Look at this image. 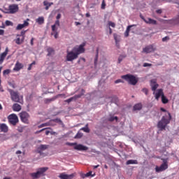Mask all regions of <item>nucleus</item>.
Returning <instances> with one entry per match:
<instances>
[{"mask_svg":"<svg viewBox=\"0 0 179 179\" xmlns=\"http://www.w3.org/2000/svg\"><path fill=\"white\" fill-rule=\"evenodd\" d=\"M83 52H85V44L76 46L72 49V50L67 51L66 61L68 62H72V61L78 59L79 55H80V54H83Z\"/></svg>","mask_w":179,"mask_h":179,"instance_id":"f257e3e1","label":"nucleus"},{"mask_svg":"<svg viewBox=\"0 0 179 179\" xmlns=\"http://www.w3.org/2000/svg\"><path fill=\"white\" fill-rule=\"evenodd\" d=\"M169 118H166V116H163L162 120L158 122L157 128H159V131H166V127L170 124V121H171V114L169 112H167Z\"/></svg>","mask_w":179,"mask_h":179,"instance_id":"f03ea898","label":"nucleus"},{"mask_svg":"<svg viewBox=\"0 0 179 179\" xmlns=\"http://www.w3.org/2000/svg\"><path fill=\"white\" fill-rule=\"evenodd\" d=\"M121 78L122 79H124V80L128 82L129 85H132L133 86H135V85L138 83V79L134 75L127 74L124 76H122Z\"/></svg>","mask_w":179,"mask_h":179,"instance_id":"7ed1b4c3","label":"nucleus"},{"mask_svg":"<svg viewBox=\"0 0 179 179\" xmlns=\"http://www.w3.org/2000/svg\"><path fill=\"white\" fill-rule=\"evenodd\" d=\"M47 170H48V167L39 168L36 172L30 173V176L33 179L40 178V177H43L44 173Z\"/></svg>","mask_w":179,"mask_h":179,"instance_id":"20e7f679","label":"nucleus"},{"mask_svg":"<svg viewBox=\"0 0 179 179\" xmlns=\"http://www.w3.org/2000/svg\"><path fill=\"white\" fill-rule=\"evenodd\" d=\"M163 163L160 166L155 167V171L157 173H161L162 171H164L169 169V162L166 159H162Z\"/></svg>","mask_w":179,"mask_h":179,"instance_id":"39448f33","label":"nucleus"},{"mask_svg":"<svg viewBox=\"0 0 179 179\" xmlns=\"http://www.w3.org/2000/svg\"><path fill=\"white\" fill-rule=\"evenodd\" d=\"M66 145L67 146H74V149L76 150H87L89 149V148H87V146H85L82 144H78L77 143L67 142L66 143Z\"/></svg>","mask_w":179,"mask_h":179,"instance_id":"423d86ee","label":"nucleus"},{"mask_svg":"<svg viewBox=\"0 0 179 179\" xmlns=\"http://www.w3.org/2000/svg\"><path fill=\"white\" fill-rule=\"evenodd\" d=\"M8 122L11 125H13V127L16 126L17 122H19V117H17V115L15 113L10 114L8 117Z\"/></svg>","mask_w":179,"mask_h":179,"instance_id":"0eeeda50","label":"nucleus"},{"mask_svg":"<svg viewBox=\"0 0 179 179\" xmlns=\"http://www.w3.org/2000/svg\"><path fill=\"white\" fill-rule=\"evenodd\" d=\"M20 118L24 124H29V118H30V115L27 112H21L20 113Z\"/></svg>","mask_w":179,"mask_h":179,"instance_id":"6e6552de","label":"nucleus"},{"mask_svg":"<svg viewBox=\"0 0 179 179\" xmlns=\"http://www.w3.org/2000/svg\"><path fill=\"white\" fill-rule=\"evenodd\" d=\"M10 96L11 100H13V101H15V103H22V101H20V97L19 96V93H17V92L11 90Z\"/></svg>","mask_w":179,"mask_h":179,"instance_id":"1a4fd4ad","label":"nucleus"},{"mask_svg":"<svg viewBox=\"0 0 179 179\" xmlns=\"http://www.w3.org/2000/svg\"><path fill=\"white\" fill-rule=\"evenodd\" d=\"M155 51H156V47L154 45H147L143 49V52L145 54H150V52H155Z\"/></svg>","mask_w":179,"mask_h":179,"instance_id":"9d476101","label":"nucleus"},{"mask_svg":"<svg viewBox=\"0 0 179 179\" xmlns=\"http://www.w3.org/2000/svg\"><path fill=\"white\" fill-rule=\"evenodd\" d=\"M19 10V6L17 4H11L8 6L9 13H16Z\"/></svg>","mask_w":179,"mask_h":179,"instance_id":"9b49d317","label":"nucleus"},{"mask_svg":"<svg viewBox=\"0 0 179 179\" xmlns=\"http://www.w3.org/2000/svg\"><path fill=\"white\" fill-rule=\"evenodd\" d=\"M150 86H151V90L152 92H156L157 87H159V84H157V81L156 79H152L150 80Z\"/></svg>","mask_w":179,"mask_h":179,"instance_id":"f8f14e48","label":"nucleus"},{"mask_svg":"<svg viewBox=\"0 0 179 179\" xmlns=\"http://www.w3.org/2000/svg\"><path fill=\"white\" fill-rule=\"evenodd\" d=\"M153 94H155V97L157 100H159V99H160V97H163V96L164 95V92H163V89H158L157 90V92H153Z\"/></svg>","mask_w":179,"mask_h":179,"instance_id":"ddd939ff","label":"nucleus"},{"mask_svg":"<svg viewBox=\"0 0 179 179\" xmlns=\"http://www.w3.org/2000/svg\"><path fill=\"white\" fill-rule=\"evenodd\" d=\"M60 179H72L75 177L74 173H71L70 175L66 174L65 173H62L59 176Z\"/></svg>","mask_w":179,"mask_h":179,"instance_id":"4468645a","label":"nucleus"},{"mask_svg":"<svg viewBox=\"0 0 179 179\" xmlns=\"http://www.w3.org/2000/svg\"><path fill=\"white\" fill-rule=\"evenodd\" d=\"M15 43L17 44V45H21L24 43V36H20V35H17V38L14 40Z\"/></svg>","mask_w":179,"mask_h":179,"instance_id":"2eb2a0df","label":"nucleus"},{"mask_svg":"<svg viewBox=\"0 0 179 179\" xmlns=\"http://www.w3.org/2000/svg\"><path fill=\"white\" fill-rule=\"evenodd\" d=\"M29 20H30L27 19V20L24 21L23 24H19L16 27V30H22L24 27H27V26H29Z\"/></svg>","mask_w":179,"mask_h":179,"instance_id":"dca6fc26","label":"nucleus"},{"mask_svg":"<svg viewBox=\"0 0 179 179\" xmlns=\"http://www.w3.org/2000/svg\"><path fill=\"white\" fill-rule=\"evenodd\" d=\"M23 68V64L19 62H17L15 67L13 68V71H15L16 72H19L20 69H22Z\"/></svg>","mask_w":179,"mask_h":179,"instance_id":"f3484780","label":"nucleus"},{"mask_svg":"<svg viewBox=\"0 0 179 179\" xmlns=\"http://www.w3.org/2000/svg\"><path fill=\"white\" fill-rule=\"evenodd\" d=\"M0 129L1 132H4V134H6L8 131H9V127H8V125L6 124L2 123L0 124Z\"/></svg>","mask_w":179,"mask_h":179,"instance_id":"a211bd4d","label":"nucleus"},{"mask_svg":"<svg viewBox=\"0 0 179 179\" xmlns=\"http://www.w3.org/2000/svg\"><path fill=\"white\" fill-rule=\"evenodd\" d=\"M8 48L0 56V65L5 61V58H6V55H8Z\"/></svg>","mask_w":179,"mask_h":179,"instance_id":"6ab92c4d","label":"nucleus"},{"mask_svg":"<svg viewBox=\"0 0 179 179\" xmlns=\"http://www.w3.org/2000/svg\"><path fill=\"white\" fill-rule=\"evenodd\" d=\"M82 96H83V94L75 95L74 96L66 100V103H71V101H73V100H76L77 99H80Z\"/></svg>","mask_w":179,"mask_h":179,"instance_id":"aec40b11","label":"nucleus"},{"mask_svg":"<svg viewBox=\"0 0 179 179\" xmlns=\"http://www.w3.org/2000/svg\"><path fill=\"white\" fill-rule=\"evenodd\" d=\"M48 146L47 145H41L38 148H37V152L39 153V155H41L43 153V150H45Z\"/></svg>","mask_w":179,"mask_h":179,"instance_id":"412c9836","label":"nucleus"},{"mask_svg":"<svg viewBox=\"0 0 179 179\" xmlns=\"http://www.w3.org/2000/svg\"><path fill=\"white\" fill-rule=\"evenodd\" d=\"M54 125H55V124L51 123V122L49 121L46 123H43L40 124L39 126H38V128H43V127H54Z\"/></svg>","mask_w":179,"mask_h":179,"instance_id":"4be33fe9","label":"nucleus"},{"mask_svg":"<svg viewBox=\"0 0 179 179\" xmlns=\"http://www.w3.org/2000/svg\"><path fill=\"white\" fill-rule=\"evenodd\" d=\"M134 111H140V110H142V103H138L134 106L133 107Z\"/></svg>","mask_w":179,"mask_h":179,"instance_id":"5701e85b","label":"nucleus"},{"mask_svg":"<svg viewBox=\"0 0 179 179\" xmlns=\"http://www.w3.org/2000/svg\"><path fill=\"white\" fill-rule=\"evenodd\" d=\"M13 111L19 112L20 110H22V106L18 103H14L13 105Z\"/></svg>","mask_w":179,"mask_h":179,"instance_id":"b1692460","label":"nucleus"},{"mask_svg":"<svg viewBox=\"0 0 179 179\" xmlns=\"http://www.w3.org/2000/svg\"><path fill=\"white\" fill-rule=\"evenodd\" d=\"M43 5L44 6H45V10H48V9H50V7L52 5H54V3L52 2H48L47 1H43Z\"/></svg>","mask_w":179,"mask_h":179,"instance_id":"393cba45","label":"nucleus"},{"mask_svg":"<svg viewBox=\"0 0 179 179\" xmlns=\"http://www.w3.org/2000/svg\"><path fill=\"white\" fill-rule=\"evenodd\" d=\"M145 22L148 24H157V21L152 18H148V20H145Z\"/></svg>","mask_w":179,"mask_h":179,"instance_id":"a878e982","label":"nucleus"},{"mask_svg":"<svg viewBox=\"0 0 179 179\" xmlns=\"http://www.w3.org/2000/svg\"><path fill=\"white\" fill-rule=\"evenodd\" d=\"M134 26H135V25H129L127 27V29L124 32V37H129V31H131V28L134 27Z\"/></svg>","mask_w":179,"mask_h":179,"instance_id":"bb28decb","label":"nucleus"},{"mask_svg":"<svg viewBox=\"0 0 179 179\" xmlns=\"http://www.w3.org/2000/svg\"><path fill=\"white\" fill-rule=\"evenodd\" d=\"M50 124H52V122H56L57 124H59L60 125H62V120L59 118H56L53 120H50Z\"/></svg>","mask_w":179,"mask_h":179,"instance_id":"cd10ccee","label":"nucleus"},{"mask_svg":"<svg viewBox=\"0 0 179 179\" xmlns=\"http://www.w3.org/2000/svg\"><path fill=\"white\" fill-rule=\"evenodd\" d=\"M113 37H114V40L115 41V44L117 45V48H120V43H120V40H118V36H117V34H113Z\"/></svg>","mask_w":179,"mask_h":179,"instance_id":"c85d7f7f","label":"nucleus"},{"mask_svg":"<svg viewBox=\"0 0 179 179\" xmlns=\"http://www.w3.org/2000/svg\"><path fill=\"white\" fill-rule=\"evenodd\" d=\"M93 172L92 171H89L88 173L83 175L82 178H86V177H94V176H96V174H92Z\"/></svg>","mask_w":179,"mask_h":179,"instance_id":"c756f323","label":"nucleus"},{"mask_svg":"<svg viewBox=\"0 0 179 179\" xmlns=\"http://www.w3.org/2000/svg\"><path fill=\"white\" fill-rule=\"evenodd\" d=\"M127 165L129 164H138V161L136 159H129L126 162Z\"/></svg>","mask_w":179,"mask_h":179,"instance_id":"7c9ffc66","label":"nucleus"},{"mask_svg":"<svg viewBox=\"0 0 179 179\" xmlns=\"http://www.w3.org/2000/svg\"><path fill=\"white\" fill-rule=\"evenodd\" d=\"M36 23H38V24H44V17H39L36 19Z\"/></svg>","mask_w":179,"mask_h":179,"instance_id":"2f4dec72","label":"nucleus"},{"mask_svg":"<svg viewBox=\"0 0 179 179\" xmlns=\"http://www.w3.org/2000/svg\"><path fill=\"white\" fill-rule=\"evenodd\" d=\"M48 51V57H50V55H52L54 54V49L52 48H48L47 49Z\"/></svg>","mask_w":179,"mask_h":179,"instance_id":"473e14b6","label":"nucleus"},{"mask_svg":"<svg viewBox=\"0 0 179 179\" xmlns=\"http://www.w3.org/2000/svg\"><path fill=\"white\" fill-rule=\"evenodd\" d=\"M162 102L163 104H167V103H169V99L167 97H166V96H164V94L162 96Z\"/></svg>","mask_w":179,"mask_h":179,"instance_id":"72a5a7b5","label":"nucleus"},{"mask_svg":"<svg viewBox=\"0 0 179 179\" xmlns=\"http://www.w3.org/2000/svg\"><path fill=\"white\" fill-rule=\"evenodd\" d=\"M57 99V96L51 98V99H45V103L48 104V103H51V101H55Z\"/></svg>","mask_w":179,"mask_h":179,"instance_id":"f704fd0d","label":"nucleus"},{"mask_svg":"<svg viewBox=\"0 0 179 179\" xmlns=\"http://www.w3.org/2000/svg\"><path fill=\"white\" fill-rule=\"evenodd\" d=\"M89 124H86L85 127H83L81 129L82 131H84V132H87V134H89V132H90V129L88 127Z\"/></svg>","mask_w":179,"mask_h":179,"instance_id":"c9c22d12","label":"nucleus"},{"mask_svg":"<svg viewBox=\"0 0 179 179\" xmlns=\"http://www.w3.org/2000/svg\"><path fill=\"white\" fill-rule=\"evenodd\" d=\"M99 59V49H96V57L94 59V65L96 66V65H97V61Z\"/></svg>","mask_w":179,"mask_h":179,"instance_id":"e433bc0d","label":"nucleus"},{"mask_svg":"<svg viewBox=\"0 0 179 179\" xmlns=\"http://www.w3.org/2000/svg\"><path fill=\"white\" fill-rule=\"evenodd\" d=\"M116 120V121H118V117L117 116H110L109 118H108V121H110V122H113V121L114 120Z\"/></svg>","mask_w":179,"mask_h":179,"instance_id":"4c0bfd02","label":"nucleus"},{"mask_svg":"<svg viewBox=\"0 0 179 179\" xmlns=\"http://www.w3.org/2000/svg\"><path fill=\"white\" fill-rule=\"evenodd\" d=\"M126 57L127 55H120L118 58V64H121L122 59H124V58H125Z\"/></svg>","mask_w":179,"mask_h":179,"instance_id":"58836bf2","label":"nucleus"},{"mask_svg":"<svg viewBox=\"0 0 179 179\" xmlns=\"http://www.w3.org/2000/svg\"><path fill=\"white\" fill-rule=\"evenodd\" d=\"M26 31H22L20 34H17V35L21 37H24V38H26Z\"/></svg>","mask_w":179,"mask_h":179,"instance_id":"ea45409f","label":"nucleus"},{"mask_svg":"<svg viewBox=\"0 0 179 179\" xmlns=\"http://www.w3.org/2000/svg\"><path fill=\"white\" fill-rule=\"evenodd\" d=\"M82 136H83V134L81 133H78L76 136L75 138L76 139H80V138H82Z\"/></svg>","mask_w":179,"mask_h":179,"instance_id":"a19ab883","label":"nucleus"},{"mask_svg":"<svg viewBox=\"0 0 179 179\" xmlns=\"http://www.w3.org/2000/svg\"><path fill=\"white\" fill-rule=\"evenodd\" d=\"M5 23L6 26H13V22H12V21L6 20Z\"/></svg>","mask_w":179,"mask_h":179,"instance_id":"79ce46f5","label":"nucleus"},{"mask_svg":"<svg viewBox=\"0 0 179 179\" xmlns=\"http://www.w3.org/2000/svg\"><path fill=\"white\" fill-rule=\"evenodd\" d=\"M10 73V69H6L3 71V75H9Z\"/></svg>","mask_w":179,"mask_h":179,"instance_id":"37998d69","label":"nucleus"},{"mask_svg":"<svg viewBox=\"0 0 179 179\" xmlns=\"http://www.w3.org/2000/svg\"><path fill=\"white\" fill-rule=\"evenodd\" d=\"M45 129H51V128H44L41 130H38L35 132L36 134H41V132H43V131H45Z\"/></svg>","mask_w":179,"mask_h":179,"instance_id":"c03bdc74","label":"nucleus"},{"mask_svg":"<svg viewBox=\"0 0 179 179\" xmlns=\"http://www.w3.org/2000/svg\"><path fill=\"white\" fill-rule=\"evenodd\" d=\"M101 8V9H106V1L104 0L102 1Z\"/></svg>","mask_w":179,"mask_h":179,"instance_id":"a18cd8bd","label":"nucleus"},{"mask_svg":"<svg viewBox=\"0 0 179 179\" xmlns=\"http://www.w3.org/2000/svg\"><path fill=\"white\" fill-rule=\"evenodd\" d=\"M52 36L54 35L55 38H58V31H55V32L51 33Z\"/></svg>","mask_w":179,"mask_h":179,"instance_id":"49530a36","label":"nucleus"},{"mask_svg":"<svg viewBox=\"0 0 179 179\" xmlns=\"http://www.w3.org/2000/svg\"><path fill=\"white\" fill-rule=\"evenodd\" d=\"M142 92L148 96V93H149V90L147 88H143Z\"/></svg>","mask_w":179,"mask_h":179,"instance_id":"de8ad7c7","label":"nucleus"},{"mask_svg":"<svg viewBox=\"0 0 179 179\" xmlns=\"http://www.w3.org/2000/svg\"><path fill=\"white\" fill-rule=\"evenodd\" d=\"M108 25L110 26L111 27H115V23L111 21L108 22Z\"/></svg>","mask_w":179,"mask_h":179,"instance_id":"09e8293b","label":"nucleus"},{"mask_svg":"<svg viewBox=\"0 0 179 179\" xmlns=\"http://www.w3.org/2000/svg\"><path fill=\"white\" fill-rule=\"evenodd\" d=\"M52 31H53V33L57 31V26L55 24L52 25Z\"/></svg>","mask_w":179,"mask_h":179,"instance_id":"8fccbe9b","label":"nucleus"},{"mask_svg":"<svg viewBox=\"0 0 179 179\" xmlns=\"http://www.w3.org/2000/svg\"><path fill=\"white\" fill-rule=\"evenodd\" d=\"M115 83L117 84V83H124V81L121 79H117L115 81Z\"/></svg>","mask_w":179,"mask_h":179,"instance_id":"3c124183","label":"nucleus"},{"mask_svg":"<svg viewBox=\"0 0 179 179\" xmlns=\"http://www.w3.org/2000/svg\"><path fill=\"white\" fill-rule=\"evenodd\" d=\"M170 40V38L169 36H165L162 38V41L164 43L165 41H167Z\"/></svg>","mask_w":179,"mask_h":179,"instance_id":"603ef678","label":"nucleus"},{"mask_svg":"<svg viewBox=\"0 0 179 179\" xmlns=\"http://www.w3.org/2000/svg\"><path fill=\"white\" fill-rule=\"evenodd\" d=\"M143 66L144 68H146L147 66H152V64H149V63H144Z\"/></svg>","mask_w":179,"mask_h":179,"instance_id":"864d4df0","label":"nucleus"},{"mask_svg":"<svg viewBox=\"0 0 179 179\" xmlns=\"http://www.w3.org/2000/svg\"><path fill=\"white\" fill-rule=\"evenodd\" d=\"M3 34H5V30L0 29V36H3Z\"/></svg>","mask_w":179,"mask_h":179,"instance_id":"5fc2aeb1","label":"nucleus"},{"mask_svg":"<svg viewBox=\"0 0 179 179\" xmlns=\"http://www.w3.org/2000/svg\"><path fill=\"white\" fill-rule=\"evenodd\" d=\"M55 26H59V20H57L55 23Z\"/></svg>","mask_w":179,"mask_h":179,"instance_id":"6e6d98bb","label":"nucleus"},{"mask_svg":"<svg viewBox=\"0 0 179 179\" xmlns=\"http://www.w3.org/2000/svg\"><path fill=\"white\" fill-rule=\"evenodd\" d=\"M160 110L163 113H167V110L164 109V108H160Z\"/></svg>","mask_w":179,"mask_h":179,"instance_id":"4d7b16f0","label":"nucleus"},{"mask_svg":"<svg viewBox=\"0 0 179 179\" xmlns=\"http://www.w3.org/2000/svg\"><path fill=\"white\" fill-rule=\"evenodd\" d=\"M34 38H32L31 39V45H34Z\"/></svg>","mask_w":179,"mask_h":179,"instance_id":"13d9d810","label":"nucleus"},{"mask_svg":"<svg viewBox=\"0 0 179 179\" xmlns=\"http://www.w3.org/2000/svg\"><path fill=\"white\" fill-rule=\"evenodd\" d=\"M56 19L58 20L59 19H61V14H58L56 17Z\"/></svg>","mask_w":179,"mask_h":179,"instance_id":"bf43d9fd","label":"nucleus"},{"mask_svg":"<svg viewBox=\"0 0 179 179\" xmlns=\"http://www.w3.org/2000/svg\"><path fill=\"white\" fill-rule=\"evenodd\" d=\"M109 34H113V29L111 27H109Z\"/></svg>","mask_w":179,"mask_h":179,"instance_id":"052dcab7","label":"nucleus"},{"mask_svg":"<svg viewBox=\"0 0 179 179\" xmlns=\"http://www.w3.org/2000/svg\"><path fill=\"white\" fill-rule=\"evenodd\" d=\"M16 155H22V151L17 150V151L16 152Z\"/></svg>","mask_w":179,"mask_h":179,"instance_id":"680f3d73","label":"nucleus"},{"mask_svg":"<svg viewBox=\"0 0 179 179\" xmlns=\"http://www.w3.org/2000/svg\"><path fill=\"white\" fill-rule=\"evenodd\" d=\"M31 66H33L31 64H29L28 67V71H31Z\"/></svg>","mask_w":179,"mask_h":179,"instance_id":"e2e57ef3","label":"nucleus"},{"mask_svg":"<svg viewBox=\"0 0 179 179\" xmlns=\"http://www.w3.org/2000/svg\"><path fill=\"white\" fill-rule=\"evenodd\" d=\"M140 17L143 19L144 22L145 20H147L146 19H145V17H143L142 15H140Z\"/></svg>","mask_w":179,"mask_h":179,"instance_id":"0e129e2a","label":"nucleus"},{"mask_svg":"<svg viewBox=\"0 0 179 179\" xmlns=\"http://www.w3.org/2000/svg\"><path fill=\"white\" fill-rule=\"evenodd\" d=\"M50 133H51V131L47 130V131H45V135H49Z\"/></svg>","mask_w":179,"mask_h":179,"instance_id":"69168bd1","label":"nucleus"},{"mask_svg":"<svg viewBox=\"0 0 179 179\" xmlns=\"http://www.w3.org/2000/svg\"><path fill=\"white\" fill-rule=\"evenodd\" d=\"M98 167H100V165L94 166V169H98Z\"/></svg>","mask_w":179,"mask_h":179,"instance_id":"338daca9","label":"nucleus"},{"mask_svg":"<svg viewBox=\"0 0 179 179\" xmlns=\"http://www.w3.org/2000/svg\"><path fill=\"white\" fill-rule=\"evenodd\" d=\"M157 13H159V14L162 13V10H157Z\"/></svg>","mask_w":179,"mask_h":179,"instance_id":"774afa93","label":"nucleus"}]
</instances>
